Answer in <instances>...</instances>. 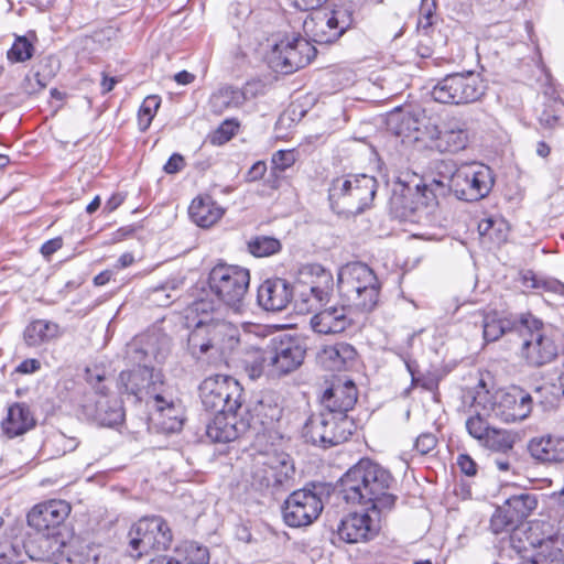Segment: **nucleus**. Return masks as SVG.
I'll list each match as a JSON object with an SVG mask.
<instances>
[{"mask_svg":"<svg viewBox=\"0 0 564 564\" xmlns=\"http://www.w3.org/2000/svg\"><path fill=\"white\" fill-rule=\"evenodd\" d=\"M258 91H243L232 86H221L215 90L209 97L210 110L216 115L225 111L239 109L245 105L249 97H253Z\"/></svg>","mask_w":564,"mask_h":564,"instance_id":"32","label":"nucleus"},{"mask_svg":"<svg viewBox=\"0 0 564 564\" xmlns=\"http://www.w3.org/2000/svg\"><path fill=\"white\" fill-rule=\"evenodd\" d=\"M315 53L316 50L308 40L297 36L292 41H281L276 44L271 63L276 72L291 74L306 66Z\"/></svg>","mask_w":564,"mask_h":564,"instance_id":"22","label":"nucleus"},{"mask_svg":"<svg viewBox=\"0 0 564 564\" xmlns=\"http://www.w3.org/2000/svg\"><path fill=\"white\" fill-rule=\"evenodd\" d=\"M283 408L273 395H264L258 401L251 412V420L246 429L249 437H252V448L279 446L284 434L282 431Z\"/></svg>","mask_w":564,"mask_h":564,"instance_id":"9","label":"nucleus"},{"mask_svg":"<svg viewBox=\"0 0 564 564\" xmlns=\"http://www.w3.org/2000/svg\"><path fill=\"white\" fill-rule=\"evenodd\" d=\"M517 441V434L502 429L491 427L489 433L485 434L481 446L497 453H507L513 448Z\"/></svg>","mask_w":564,"mask_h":564,"instance_id":"42","label":"nucleus"},{"mask_svg":"<svg viewBox=\"0 0 564 564\" xmlns=\"http://www.w3.org/2000/svg\"><path fill=\"white\" fill-rule=\"evenodd\" d=\"M390 511L365 507L361 512L346 514L337 525V534L347 543L367 542L380 531L382 521Z\"/></svg>","mask_w":564,"mask_h":564,"instance_id":"19","label":"nucleus"},{"mask_svg":"<svg viewBox=\"0 0 564 564\" xmlns=\"http://www.w3.org/2000/svg\"><path fill=\"white\" fill-rule=\"evenodd\" d=\"M187 554L192 564H207L209 561V552L205 546L191 544Z\"/></svg>","mask_w":564,"mask_h":564,"instance_id":"60","label":"nucleus"},{"mask_svg":"<svg viewBox=\"0 0 564 564\" xmlns=\"http://www.w3.org/2000/svg\"><path fill=\"white\" fill-rule=\"evenodd\" d=\"M337 288L349 308L371 312L379 302L380 283L371 268L361 262L340 268Z\"/></svg>","mask_w":564,"mask_h":564,"instance_id":"5","label":"nucleus"},{"mask_svg":"<svg viewBox=\"0 0 564 564\" xmlns=\"http://www.w3.org/2000/svg\"><path fill=\"white\" fill-rule=\"evenodd\" d=\"M405 367L411 375V386L422 387L425 390L432 391L436 387V382L431 378L417 377L416 364L412 360H405Z\"/></svg>","mask_w":564,"mask_h":564,"instance_id":"53","label":"nucleus"},{"mask_svg":"<svg viewBox=\"0 0 564 564\" xmlns=\"http://www.w3.org/2000/svg\"><path fill=\"white\" fill-rule=\"evenodd\" d=\"M457 465L460 468L462 473H464L467 476H475L477 473L476 463L470 456L466 454H460L457 457Z\"/></svg>","mask_w":564,"mask_h":564,"instance_id":"63","label":"nucleus"},{"mask_svg":"<svg viewBox=\"0 0 564 564\" xmlns=\"http://www.w3.org/2000/svg\"><path fill=\"white\" fill-rule=\"evenodd\" d=\"M59 334V326L56 323L36 319L30 323L24 330V340L28 346L36 347L54 339Z\"/></svg>","mask_w":564,"mask_h":564,"instance_id":"37","label":"nucleus"},{"mask_svg":"<svg viewBox=\"0 0 564 564\" xmlns=\"http://www.w3.org/2000/svg\"><path fill=\"white\" fill-rule=\"evenodd\" d=\"M425 117L420 113L395 110L387 118V128L394 135L401 138L403 143L423 141L425 133ZM429 123L427 126H430Z\"/></svg>","mask_w":564,"mask_h":564,"instance_id":"24","label":"nucleus"},{"mask_svg":"<svg viewBox=\"0 0 564 564\" xmlns=\"http://www.w3.org/2000/svg\"><path fill=\"white\" fill-rule=\"evenodd\" d=\"M214 419L206 426L208 438L216 443H228L245 433V425H238L237 413L214 412Z\"/></svg>","mask_w":564,"mask_h":564,"instance_id":"30","label":"nucleus"},{"mask_svg":"<svg viewBox=\"0 0 564 564\" xmlns=\"http://www.w3.org/2000/svg\"><path fill=\"white\" fill-rule=\"evenodd\" d=\"M436 0H422L420 6V18L417 28L422 30L430 29L435 22Z\"/></svg>","mask_w":564,"mask_h":564,"instance_id":"50","label":"nucleus"},{"mask_svg":"<svg viewBox=\"0 0 564 564\" xmlns=\"http://www.w3.org/2000/svg\"><path fill=\"white\" fill-rule=\"evenodd\" d=\"M393 478L389 470L368 458L351 466L339 480V490L348 503L391 511L397 497L390 492Z\"/></svg>","mask_w":564,"mask_h":564,"instance_id":"1","label":"nucleus"},{"mask_svg":"<svg viewBox=\"0 0 564 564\" xmlns=\"http://www.w3.org/2000/svg\"><path fill=\"white\" fill-rule=\"evenodd\" d=\"M192 312L198 316V319H210L217 317V311L213 302L200 299L195 301L191 307Z\"/></svg>","mask_w":564,"mask_h":564,"instance_id":"54","label":"nucleus"},{"mask_svg":"<svg viewBox=\"0 0 564 564\" xmlns=\"http://www.w3.org/2000/svg\"><path fill=\"white\" fill-rule=\"evenodd\" d=\"M127 360L133 367L119 373L117 388L121 394L132 398L134 402L151 399L160 393L163 384L162 373L155 370L151 364L149 351L140 341H133L128 346Z\"/></svg>","mask_w":564,"mask_h":564,"instance_id":"3","label":"nucleus"},{"mask_svg":"<svg viewBox=\"0 0 564 564\" xmlns=\"http://www.w3.org/2000/svg\"><path fill=\"white\" fill-rule=\"evenodd\" d=\"M70 512V506L64 500H50L36 505L28 514V523L35 529L40 536L36 541L41 550H59L62 543L56 538L59 525Z\"/></svg>","mask_w":564,"mask_h":564,"instance_id":"11","label":"nucleus"},{"mask_svg":"<svg viewBox=\"0 0 564 564\" xmlns=\"http://www.w3.org/2000/svg\"><path fill=\"white\" fill-rule=\"evenodd\" d=\"M184 285V278L178 275L167 279L150 291V300L158 306H169L177 296V292Z\"/></svg>","mask_w":564,"mask_h":564,"instance_id":"39","label":"nucleus"},{"mask_svg":"<svg viewBox=\"0 0 564 564\" xmlns=\"http://www.w3.org/2000/svg\"><path fill=\"white\" fill-rule=\"evenodd\" d=\"M482 400L486 414L507 423L527 419L532 410L531 395L519 388H513L511 391L499 390L494 394L488 391L478 393L475 398V406H479Z\"/></svg>","mask_w":564,"mask_h":564,"instance_id":"12","label":"nucleus"},{"mask_svg":"<svg viewBox=\"0 0 564 564\" xmlns=\"http://www.w3.org/2000/svg\"><path fill=\"white\" fill-rule=\"evenodd\" d=\"M34 423L30 409L24 404L15 403L9 408L2 429L9 437H15L32 429Z\"/></svg>","mask_w":564,"mask_h":564,"instance_id":"36","label":"nucleus"},{"mask_svg":"<svg viewBox=\"0 0 564 564\" xmlns=\"http://www.w3.org/2000/svg\"><path fill=\"white\" fill-rule=\"evenodd\" d=\"M523 564H563V555L560 549H555L550 552L549 556L540 553L534 560Z\"/></svg>","mask_w":564,"mask_h":564,"instance_id":"62","label":"nucleus"},{"mask_svg":"<svg viewBox=\"0 0 564 564\" xmlns=\"http://www.w3.org/2000/svg\"><path fill=\"white\" fill-rule=\"evenodd\" d=\"M356 349L347 343H336L323 347L317 354L318 362L326 369L339 371L356 358Z\"/></svg>","mask_w":564,"mask_h":564,"instance_id":"34","label":"nucleus"},{"mask_svg":"<svg viewBox=\"0 0 564 564\" xmlns=\"http://www.w3.org/2000/svg\"><path fill=\"white\" fill-rule=\"evenodd\" d=\"M46 87V82L41 77L40 73H35L32 76H26L23 82V89L26 94L33 95Z\"/></svg>","mask_w":564,"mask_h":564,"instance_id":"61","label":"nucleus"},{"mask_svg":"<svg viewBox=\"0 0 564 564\" xmlns=\"http://www.w3.org/2000/svg\"><path fill=\"white\" fill-rule=\"evenodd\" d=\"M86 380L87 382L96 389V392L100 394V397H106V387L100 386V383L105 380V372L98 369H87L86 370Z\"/></svg>","mask_w":564,"mask_h":564,"instance_id":"59","label":"nucleus"},{"mask_svg":"<svg viewBox=\"0 0 564 564\" xmlns=\"http://www.w3.org/2000/svg\"><path fill=\"white\" fill-rule=\"evenodd\" d=\"M34 46L25 36H17L7 57L11 63H23L33 56Z\"/></svg>","mask_w":564,"mask_h":564,"instance_id":"47","label":"nucleus"},{"mask_svg":"<svg viewBox=\"0 0 564 564\" xmlns=\"http://www.w3.org/2000/svg\"><path fill=\"white\" fill-rule=\"evenodd\" d=\"M442 166L448 173L440 171L436 186L441 192L453 193L458 199L476 202L486 197L491 191L494 180L490 169L476 162L462 164L451 171L448 164L443 162Z\"/></svg>","mask_w":564,"mask_h":564,"instance_id":"6","label":"nucleus"},{"mask_svg":"<svg viewBox=\"0 0 564 564\" xmlns=\"http://www.w3.org/2000/svg\"><path fill=\"white\" fill-rule=\"evenodd\" d=\"M295 162V156L292 151L280 150L272 156V170L278 175L291 167Z\"/></svg>","mask_w":564,"mask_h":564,"instance_id":"52","label":"nucleus"},{"mask_svg":"<svg viewBox=\"0 0 564 564\" xmlns=\"http://www.w3.org/2000/svg\"><path fill=\"white\" fill-rule=\"evenodd\" d=\"M21 551L17 544L6 539L0 541V564H20Z\"/></svg>","mask_w":564,"mask_h":564,"instance_id":"51","label":"nucleus"},{"mask_svg":"<svg viewBox=\"0 0 564 564\" xmlns=\"http://www.w3.org/2000/svg\"><path fill=\"white\" fill-rule=\"evenodd\" d=\"M531 456L541 463L564 462V437L542 436L535 437L529 443Z\"/></svg>","mask_w":564,"mask_h":564,"instance_id":"33","label":"nucleus"},{"mask_svg":"<svg viewBox=\"0 0 564 564\" xmlns=\"http://www.w3.org/2000/svg\"><path fill=\"white\" fill-rule=\"evenodd\" d=\"M352 322L349 316L348 306H329L326 307L311 318L312 329L322 335L339 334L346 330Z\"/></svg>","mask_w":564,"mask_h":564,"instance_id":"28","label":"nucleus"},{"mask_svg":"<svg viewBox=\"0 0 564 564\" xmlns=\"http://www.w3.org/2000/svg\"><path fill=\"white\" fill-rule=\"evenodd\" d=\"M357 401V389L351 381L333 384L322 398L323 412H332L334 416L348 417L347 412L351 410Z\"/></svg>","mask_w":564,"mask_h":564,"instance_id":"26","label":"nucleus"},{"mask_svg":"<svg viewBox=\"0 0 564 564\" xmlns=\"http://www.w3.org/2000/svg\"><path fill=\"white\" fill-rule=\"evenodd\" d=\"M129 554L134 558L152 550H166L172 543V532L167 522L159 517H144L129 531Z\"/></svg>","mask_w":564,"mask_h":564,"instance_id":"16","label":"nucleus"},{"mask_svg":"<svg viewBox=\"0 0 564 564\" xmlns=\"http://www.w3.org/2000/svg\"><path fill=\"white\" fill-rule=\"evenodd\" d=\"M208 288L226 307L241 313L250 284L249 270L239 265L218 263L209 271Z\"/></svg>","mask_w":564,"mask_h":564,"instance_id":"7","label":"nucleus"},{"mask_svg":"<svg viewBox=\"0 0 564 564\" xmlns=\"http://www.w3.org/2000/svg\"><path fill=\"white\" fill-rule=\"evenodd\" d=\"M478 231L482 238L499 246L507 240L509 228L501 218H486L478 224Z\"/></svg>","mask_w":564,"mask_h":564,"instance_id":"43","label":"nucleus"},{"mask_svg":"<svg viewBox=\"0 0 564 564\" xmlns=\"http://www.w3.org/2000/svg\"><path fill=\"white\" fill-rule=\"evenodd\" d=\"M239 343V332L235 324L219 317L198 319L189 333L187 347L196 359L205 356L214 359L226 358Z\"/></svg>","mask_w":564,"mask_h":564,"instance_id":"4","label":"nucleus"},{"mask_svg":"<svg viewBox=\"0 0 564 564\" xmlns=\"http://www.w3.org/2000/svg\"><path fill=\"white\" fill-rule=\"evenodd\" d=\"M513 521L521 523L538 506V500L532 494H520L511 496L503 505Z\"/></svg>","mask_w":564,"mask_h":564,"instance_id":"40","label":"nucleus"},{"mask_svg":"<svg viewBox=\"0 0 564 564\" xmlns=\"http://www.w3.org/2000/svg\"><path fill=\"white\" fill-rule=\"evenodd\" d=\"M486 86L476 72L453 73L440 79L432 88V98L440 104L466 105L479 100Z\"/></svg>","mask_w":564,"mask_h":564,"instance_id":"10","label":"nucleus"},{"mask_svg":"<svg viewBox=\"0 0 564 564\" xmlns=\"http://www.w3.org/2000/svg\"><path fill=\"white\" fill-rule=\"evenodd\" d=\"M293 297L290 283L281 278L268 279L258 289V303L269 312H281Z\"/></svg>","mask_w":564,"mask_h":564,"instance_id":"25","label":"nucleus"},{"mask_svg":"<svg viewBox=\"0 0 564 564\" xmlns=\"http://www.w3.org/2000/svg\"><path fill=\"white\" fill-rule=\"evenodd\" d=\"M96 420L105 426H113L123 421L124 413L119 401L110 402L106 397H100L96 401Z\"/></svg>","mask_w":564,"mask_h":564,"instance_id":"41","label":"nucleus"},{"mask_svg":"<svg viewBox=\"0 0 564 564\" xmlns=\"http://www.w3.org/2000/svg\"><path fill=\"white\" fill-rule=\"evenodd\" d=\"M252 449L251 463L245 477L254 490L275 492L292 486L295 468L289 454L270 445Z\"/></svg>","mask_w":564,"mask_h":564,"instance_id":"2","label":"nucleus"},{"mask_svg":"<svg viewBox=\"0 0 564 564\" xmlns=\"http://www.w3.org/2000/svg\"><path fill=\"white\" fill-rule=\"evenodd\" d=\"M542 323L531 315L519 321L518 334L523 338L521 352L531 366L540 367L557 356V346L541 329Z\"/></svg>","mask_w":564,"mask_h":564,"instance_id":"18","label":"nucleus"},{"mask_svg":"<svg viewBox=\"0 0 564 564\" xmlns=\"http://www.w3.org/2000/svg\"><path fill=\"white\" fill-rule=\"evenodd\" d=\"M239 128V122L236 119L225 120L212 135L214 144H224L229 141Z\"/></svg>","mask_w":564,"mask_h":564,"instance_id":"49","label":"nucleus"},{"mask_svg":"<svg viewBox=\"0 0 564 564\" xmlns=\"http://www.w3.org/2000/svg\"><path fill=\"white\" fill-rule=\"evenodd\" d=\"M552 512V527L555 529L552 538L564 546V507L558 505Z\"/></svg>","mask_w":564,"mask_h":564,"instance_id":"55","label":"nucleus"},{"mask_svg":"<svg viewBox=\"0 0 564 564\" xmlns=\"http://www.w3.org/2000/svg\"><path fill=\"white\" fill-rule=\"evenodd\" d=\"M152 402L154 409L152 421L154 424L165 433L181 431L184 421L181 404L173 399H165L161 393H155Z\"/></svg>","mask_w":564,"mask_h":564,"instance_id":"29","label":"nucleus"},{"mask_svg":"<svg viewBox=\"0 0 564 564\" xmlns=\"http://www.w3.org/2000/svg\"><path fill=\"white\" fill-rule=\"evenodd\" d=\"M519 321L500 317L497 313L486 314L482 318V333L486 341H496L502 335L517 332Z\"/></svg>","mask_w":564,"mask_h":564,"instance_id":"38","label":"nucleus"},{"mask_svg":"<svg viewBox=\"0 0 564 564\" xmlns=\"http://www.w3.org/2000/svg\"><path fill=\"white\" fill-rule=\"evenodd\" d=\"M268 341L265 337L260 338L259 344H246L242 364L249 378L254 380L262 375L270 377Z\"/></svg>","mask_w":564,"mask_h":564,"instance_id":"31","label":"nucleus"},{"mask_svg":"<svg viewBox=\"0 0 564 564\" xmlns=\"http://www.w3.org/2000/svg\"><path fill=\"white\" fill-rule=\"evenodd\" d=\"M354 22L349 9L338 7L334 10H317L303 22V31L308 42L329 44L338 40Z\"/></svg>","mask_w":564,"mask_h":564,"instance_id":"14","label":"nucleus"},{"mask_svg":"<svg viewBox=\"0 0 564 564\" xmlns=\"http://www.w3.org/2000/svg\"><path fill=\"white\" fill-rule=\"evenodd\" d=\"M160 105L161 99L156 95L148 96L143 100L138 112V126L141 131H145L150 127Z\"/></svg>","mask_w":564,"mask_h":564,"instance_id":"46","label":"nucleus"},{"mask_svg":"<svg viewBox=\"0 0 564 564\" xmlns=\"http://www.w3.org/2000/svg\"><path fill=\"white\" fill-rule=\"evenodd\" d=\"M437 440L432 433H423L417 436L414 449L421 455L429 454L436 446Z\"/></svg>","mask_w":564,"mask_h":564,"instance_id":"58","label":"nucleus"},{"mask_svg":"<svg viewBox=\"0 0 564 564\" xmlns=\"http://www.w3.org/2000/svg\"><path fill=\"white\" fill-rule=\"evenodd\" d=\"M322 511V499L315 492L307 489L293 491L282 506L283 520L291 528L312 524Z\"/></svg>","mask_w":564,"mask_h":564,"instance_id":"21","label":"nucleus"},{"mask_svg":"<svg viewBox=\"0 0 564 564\" xmlns=\"http://www.w3.org/2000/svg\"><path fill=\"white\" fill-rule=\"evenodd\" d=\"M270 377H281L296 370L305 357V348L288 335L274 336L268 340Z\"/></svg>","mask_w":564,"mask_h":564,"instance_id":"20","label":"nucleus"},{"mask_svg":"<svg viewBox=\"0 0 564 564\" xmlns=\"http://www.w3.org/2000/svg\"><path fill=\"white\" fill-rule=\"evenodd\" d=\"M434 178L431 184H416L414 188L406 186L403 194L401 217L404 220L417 224H431L435 220L438 207L437 196H445L448 192H441Z\"/></svg>","mask_w":564,"mask_h":564,"instance_id":"17","label":"nucleus"},{"mask_svg":"<svg viewBox=\"0 0 564 564\" xmlns=\"http://www.w3.org/2000/svg\"><path fill=\"white\" fill-rule=\"evenodd\" d=\"M184 167V159L181 154L174 153L165 163L163 170L167 174L180 172Z\"/></svg>","mask_w":564,"mask_h":564,"instance_id":"64","label":"nucleus"},{"mask_svg":"<svg viewBox=\"0 0 564 564\" xmlns=\"http://www.w3.org/2000/svg\"><path fill=\"white\" fill-rule=\"evenodd\" d=\"M355 429L350 417L334 416L332 412L312 414L303 427L306 442L327 448L346 442Z\"/></svg>","mask_w":564,"mask_h":564,"instance_id":"15","label":"nucleus"},{"mask_svg":"<svg viewBox=\"0 0 564 564\" xmlns=\"http://www.w3.org/2000/svg\"><path fill=\"white\" fill-rule=\"evenodd\" d=\"M557 105L558 102L554 101L552 106H549L541 111L538 119L542 128L551 130L558 124L560 117L557 116V109H555V106Z\"/></svg>","mask_w":564,"mask_h":564,"instance_id":"56","label":"nucleus"},{"mask_svg":"<svg viewBox=\"0 0 564 564\" xmlns=\"http://www.w3.org/2000/svg\"><path fill=\"white\" fill-rule=\"evenodd\" d=\"M248 249L254 257H269L280 251L281 242L273 237L259 236L249 241Z\"/></svg>","mask_w":564,"mask_h":564,"instance_id":"45","label":"nucleus"},{"mask_svg":"<svg viewBox=\"0 0 564 564\" xmlns=\"http://www.w3.org/2000/svg\"><path fill=\"white\" fill-rule=\"evenodd\" d=\"M517 525V521H513L505 506L497 508L490 519V528L496 534L513 530Z\"/></svg>","mask_w":564,"mask_h":564,"instance_id":"48","label":"nucleus"},{"mask_svg":"<svg viewBox=\"0 0 564 564\" xmlns=\"http://www.w3.org/2000/svg\"><path fill=\"white\" fill-rule=\"evenodd\" d=\"M425 133L432 142L431 147L438 152L457 153L469 143L466 122L455 117L445 120L442 128L436 124L425 126Z\"/></svg>","mask_w":564,"mask_h":564,"instance_id":"23","label":"nucleus"},{"mask_svg":"<svg viewBox=\"0 0 564 564\" xmlns=\"http://www.w3.org/2000/svg\"><path fill=\"white\" fill-rule=\"evenodd\" d=\"M480 406H481V411L477 410L476 414L471 415L466 421V429H467L469 435L473 436L474 438H476L479 442V444L484 441L485 434L489 433V431L492 427V426H490V423L488 422V419L492 417V415L486 414V412L484 410V401L481 402L479 408ZM476 409H478V406H476Z\"/></svg>","mask_w":564,"mask_h":564,"instance_id":"44","label":"nucleus"},{"mask_svg":"<svg viewBox=\"0 0 564 564\" xmlns=\"http://www.w3.org/2000/svg\"><path fill=\"white\" fill-rule=\"evenodd\" d=\"M377 181L375 177L359 174L337 177L329 187V200L333 208L343 213L364 212L375 198Z\"/></svg>","mask_w":564,"mask_h":564,"instance_id":"8","label":"nucleus"},{"mask_svg":"<svg viewBox=\"0 0 564 564\" xmlns=\"http://www.w3.org/2000/svg\"><path fill=\"white\" fill-rule=\"evenodd\" d=\"M26 553L33 560L32 564H56L52 556L55 554L54 551L51 550H34L33 541L26 544Z\"/></svg>","mask_w":564,"mask_h":564,"instance_id":"57","label":"nucleus"},{"mask_svg":"<svg viewBox=\"0 0 564 564\" xmlns=\"http://www.w3.org/2000/svg\"><path fill=\"white\" fill-rule=\"evenodd\" d=\"M225 209L210 196H200L193 199L188 208L191 219L202 228L215 225L224 215Z\"/></svg>","mask_w":564,"mask_h":564,"instance_id":"35","label":"nucleus"},{"mask_svg":"<svg viewBox=\"0 0 564 564\" xmlns=\"http://www.w3.org/2000/svg\"><path fill=\"white\" fill-rule=\"evenodd\" d=\"M301 279H310L308 291L312 293V303L301 310L312 311L328 300L333 289V276L321 264H306L300 271Z\"/></svg>","mask_w":564,"mask_h":564,"instance_id":"27","label":"nucleus"},{"mask_svg":"<svg viewBox=\"0 0 564 564\" xmlns=\"http://www.w3.org/2000/svg\"><path fill=\"white\" fill-rule=\"evenodd\" d=\"M242 387L232 377L213 375L199 384V398L205 410L237 413L241 408Z\"/></svg>","mask_w":564,"mask_h":564,"instance_id":"13","label":"nucleus"}]
</instances>
